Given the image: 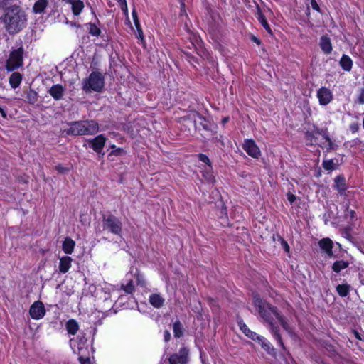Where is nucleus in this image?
<instances>
[{"instance_id": "e2e57ef3", "label": "nucleus", "mask_w": 364, "mask_h": 364, "mask_svg": "<svg viewBox=\"0 0 364 364\" xmlns=\"http://www.w3.org/2000/svg\"><path fill=\"white\" fill-rule=\"evenodd\" d=\"M118 1L121 4V6H126V3H127L126 0H118Z\"/></svg>"}, {"instance_id": "ea45409f", "label": "nucleus", "mask_w": 364, "mask_h": 364, "mask_svg": "<svg viewBox=\"0 0 364 364\" xmlns=\"http://www.w3.org/2000/svg\"><path fill=\"white\" fill-rule=\"evenodd\" d=\"M328 144V146L326 147V151L329 152V151H331L332 150H335L336 149V148L338 147L337 145H336L332 141L331 139H330V141H326Z\"/></svg>"}, {"instance_id": "7c9ffc66", "label": "nucleus", "mask_w": 364, "mask_h": 364, "mask_svg": "<svg viewBox=\"0 0 364 364\" xmlns=\"http://www.w3.org/2000/svg\"><path fill=\"white\" fill-rule=\"evenodd\" d=\"M37 101H38V93L35 90L30 89L27 92L26 102L29 104L33 105Z\"/></svg>"}, {"instance_id": "864d4df0", "label": "nucleus", "mask_w": 364, "mask_h": 364, "mask_svg": "<svg viewBox=\"0 0 364 364\" xmlns=\"http://www.w3.org/2000/svg\"><path fill=\"white\" fill-rule=\"evenodd\" d=\"M137 283L138 284H140L142 287L145 285V281L144 280L143 277L140 275L137 276Z\"/></svg>"}, {"instance_id": "de8ad7c7", "label": "nucleus", "mask_w": 364, "mask_h": 364, "mask_svg": "<svg viewBox=\"0 0 364 364\" xmlns=\"http://www.w3.org/2000/svg\"><path fill=\"white\" fill-rule=\"evenodd\" d=\"M77 339L79 341V345H85L87 342V338L85 337L84 335L82 336H78L77 337Z\"/></svg>"}, {"instance_id": "c756f323", "label": "nucleus", "mask_w": 364, "mask_h": 364, "mask_svg": "<svg viewBox=\"0 0 364 364\" xmlns=\"http://www.w3.org/2000/svg\"><path fill=\"white\" fill-rule=\"evenodd\" d=\"M350 287L347 284H338L336 287V291L339 296L345 297L349 294Z\"/></svg>"}, {"instance_id": "473e14b6", "label": "nucleus", "mask_w": 364, "mask_h": 364, "mask_svg": "<svg viewBox=\"0 0 364 364\" xmlns=\"http://www.w3.org/2000/svg\"><path fill=\"white\" fill-rule=\"evenodd\" d=\"M126 154V151H124L122 148H116L115 149H113L111 151V152L108 154V159L110 161H113L111 157L112 156H122Z\"/></svg>"}, {"instance_id": "79ce46f5", "label": "nucleus", "mask_w": 364, "mask_h": 364, "mask_svg": "<svg viewBox=\"0 0 364 364\" xmlns=\"http://www.w3.org/2000/svg\"><path fill=\"white\" fill-rule=\"evenodd\" d=\"M358 102L359 104H364V88L360 90V94L358 97Z\"/></svg>"}, {"instance_id": "13d9d810", "label": "nucleus", "mask_w": 364, "mask_h": 364, "mask_svg": "<svg viewBox=\"0 0 364 364\" xmlns=\"http://www.w3.org/2000/svg\"><path fill=\"white\" fill-rule=\"evenodd\" d=\"M181 14L183 13H186V11H185V3H184V1L183 0L181 2Z\"/></svg>"}, {"instance_id": "dca6fc26", "label": "nucleus", "mask_w": 364, "mask_h": 364, "mask_svg": "<svg viewBox=\"0 0 364 364\" xmlns=\"http://www.w3.org/2000/svg\"><path fill=\"white\" fill-rule=\"evenodd\" d=\"M319 247L323 250L328 256L332 257L333 255L332 248L333 242L329 238L321 239L318 242Z\"/></svg>"}, {"instance_id": "a878e982", "label": "nucleus", "mask_w": 364, "mask_h": 364, "mask_svg": "<svg viewBox=\"0 0 364 364\" xmlns=\"http://www.w3.org/2000/svg\"><path fill=\"white\" fill-rule=\"evenodd\" d=\"M340 65L344 70L350 71L353 65L352 60L349 56L343 55L340 60Z\"/></svg>"}, {"instance_id": "7ed1b4c3", "label": "nucleus", "mask_w": 364, "mask_h": 364, "mask_svg": "<svg viewBox=\"0 0 364 364\" xmlns=\"http://www.w3.org/2000/svg\"><path fill=\"white\" fill-rule=\"evenodd\" d=\"M68 129L64 130L67 135H92L99 131V124L95 120H80L68 123Z\"/></svg>"}, {"instance_id": "423d86ee", "label": "nucleus", "mask_w": 364, "mask_h": 364, "mask_svg": "<svg viewBox=\"0 0 364 364\" xmlns=\"http://www.w3.org/2000/svg\"><path fill=\"white\" fill-rule=\"evenodd\" d=\"M23 48L20 47L18 49L13 50L6 61V70L8 72H12L23 65Z\"/></svg>"}, {"instance_id": "393cba45", "label": "nucleus", "mask_w": 364, "mask_h": 364, "mask_svg": "<svg viewBox=\"0 0 364 364\" xmlns=\"http://www.w3.org/2000/svg\"><path fill=\"white\" fill-rule=\"evenodd\" d=\"M339 165L338 159L324 160L322 163L323 168L328 171L336 169Z\"/></svg>"}, {"instance_id": "6e6d98bb", "label": "nucleus", "mask_w": 364, "mask_h": 364, "mask_svg": "<svg viewBox=\"0 0 364 364\" xmlns=\"http://www.w3.org/2000/svg\"><path fill=\"white\" fill-rule=\"evenodd\" d=\"M137 34H138V38H140L141 41L144 40V37H143V31H142V29L141 28L137 29Z\"/></svg>"}, {"instance_id": "c9c22d12", "label": "nucleus", "mask_w": 364, "mask_h": 364, "mask_svg": "<svg viewBox=\"0 0 364 364\" xmlns=\"http://www.w3.org/2000/svg\"><path fill=\"white\" fill-rule=\"evenodd\" d=\"M277 320L279 321L282 326L286 330H288L289 325L285 319V318L279 313V316L277 317Z\"/></svg>"}, {"instance_id": "4d7b16f0", "label": "nucleus", "mask_w": 364, "mask_h": 364, "mask_svg": "<svg viewBox=\"0 0 364 364\" xmlns=\"http://www.w3.org/2000/svg\"><path fill=\"white\" fill-rule=\"evenodd\" d=\"M132 14L134 21L139 20L137 12L135 9H133Z\"/></svg>"}, {"instance_id": "72a5a7b5", "label": "nucleus", "mask_w": 364, "mask_h": 364, "mask_svg": "<svg viewBox=\"0 0 364 364\" xmlns=\"http://www.w3.org/2000/svg\"><path fill=\"white\" fill-rule=\"evenodd\" d=\"M121 289L127 294H132L134 291V286L132 280H129L127 285L122 284Z\"/></svg>"}, {"instance_id": "39448f33", "label": "nucleus", "mask_w": 364, "mask_h": 364, "mask_svg": "<svg viewBox=\"0 0 364 364\" xmlns=\"http://www.w3.org/2000/svg\"><path fill=\"white\" fill-rule=\"evenodd\" d=\"M183 120L190 119L195 125L196 129H200V127L207 132H213L215 128V124L212 123L198 112H193L187 117L183 118Z\"/></svg>"}, {"instance_id": "a19ab883", "label": "nucleus", "mask_w": 364, "mask_h": 364, "mask_svg": "<svg viewBox=\"0 0 364 364\" xmlns=\"http://www.w3.org/2000/svg\"><path fill=\"white\" fill-rule=\"evenodd\" d=\"M279 245L284 249L285 252H287V253L290 252L289 245H288L287 242L286 240H284V239L279 243Z\"/></svg>"}, {"instance_id": "f03ea898", "label": "nucleus", "mask_w": 364, "mask_h": 364, "mask_svg": "<svg viewBox=\"0 0 364 364\" xmlns=\"http://www.w3.org/2000/svg\"><path fill=\"white\" fill-rule=\"evenodd\" d=\"M1 21L6 31L14 36L21 31L26 26L27 17L21 6L13 5L6 8Z\"/></svg>"}, {"instance_id": "0eeeda50", "label": "nucleus", "mask_w": 364, "mask_h": 364, "mask_svg": "<svg viewBox=\"0 0 364 364\" xmlns=\"http://www.w3.org/2000/svg\"><path fill=\"white\" fill-rule=\"evenodd\" d=\"M102 226L114 235H119L122 231V223L113 214L102 215Z\"/></svg>"}, {"instance_id": "f257e3e1", "label": "nucleus", "mask_w": 364, "mask_h": 364, "mask_svg": "<svg viewBox=\"0 0 364 364\" xmlns=\"http://www.w3.org/2000/svg\"><path fill=\"white\" fill-rule=\"evenodd\" d=\"M253 303L257 308L260 317L263 321L268 323L271 333L275 339L278 341L280 346L285 349L282 336L279 333V327L274 323V317L279 316V311L278 309L268 303L267 301L261 299L259 295L255 294L253 296Z\"/></svg>"}, {"instance_id": "680f3d73", "label": "nucleus", "mask_w": 364, "mask_h": 364, "mask_svg": "<svg viewBox=\"0 0 364 364\" xmlns=\"http://www.w3.org/2000/svg\"><path fill=\"white\" fill-rule=\"evenodd\" d=\"M134 25H135V26L136 28V30L138 29V28H141V26H140V23H139V20L134 21Z\"/></svg>"}, {"instance_id": "f3484780", "label": "nucleus", "mask_w": 364, "mask_h": 364, "mask_svg": "<svg viewBox=\"0 0 364 364\" xmlns=\"http://www.w3.org/2000/svg\"><path fill=\"white\" fill-rule=\"evenodd\" d=\"M256 9H257V12H256L257 18L261 23V24L264 27V28L269 33L272 34V29H271L268 22L267 21L264 15L262 14V10L258 4L256 5Z\"/></svg>"}, {"instance_id": "603ef678", "label": "nucleus", "mask_w": 364, "mask_h": 364, "mask_svg": "<svg viewBox=\"0 0 364 364\" xmlns=\"http://www.w3.org/2000/svg\"><path fill=\"white\" fill-rule=\"evenodd\" d=\"M250 40L257 43V45H260L262 43V41L258 38H257L256 36L252 35L251 37H250Z\"/></svg>"}, {"instance_id": "3c124183", "label": "nucleus", "mask_w": 364, "mask_h": 364, "mask_svg": "<svg viewBox=\"0 0 364 364\" xmlns=\"http://www.w3.org/2000/svg\"><path fill=\"white\" fill-rule=\"evenodd\" d=\"M171 339V333L168 330L164 331V341L168 342Z\"/></svg>"}, {"instance_id": "052dcab7", "label": "nucleus", "mask_w": 364, "mask_h": 364, "mask_svg": "<svg viewBox=\"0 0 364 364\" xmlns=\"http://www.w3.org/2000/svg\"><path fill=\"white\" fill-rule=\"evenodd\" d=\"M0 113L1 114L4 118L6 117V113L1 107H0Z\"/></svg>"}, {"instance_id": "2eb2a0df", "label": "nucleus", "mask_w": 364, "mask_h": 364, "mask_svg": "<svg viewBox=\"0 0 364 364\" xmlns=\"http://www.w3.org/2000/svg\"><path fill=\"white\" fill-rule=\"evenodd\" d=\"M334 188L338 191L341 195L345 193L347 188L346 179L343 176L339 175L334 179Z\"/></svg>"}, {"instance_id": "c03bdc74", "label": "nucleus", "mask_w": 364, "mask_h": 364, "mask_svg": "<svg viewBox=\"0 0 364 364\" xmlns=\"http://www.w3.org/2000/svg\"><path fill=\"white\" fill-rule=\"evenodd\" d=\"M311 7L313 8V9H314L318 12H321L320 7L316 0H311Z\"/></svg>"}, {"instance_id": "8fccbe9b", "label": "nucleus", "mask_w": 364, "mask_h": 364, "mask_svg": "<svg viewBox=\"0 0 364 364\" xmlns=\"http://www.w3.org/2000/svg\"><path fill=\"white\" fill-rule=\"evenodd\" d=\"M359 279L360 280V282L364 284V267L363 268H361L360 269V272H359Z\"/></svg>"}, {"instance_id": "1a4fd4ad", "label": "nucleus", "mask_w": 364, "mask_h": 364, "mask_svg": "<svg viewBox=\"0 0 364 364\" xmlns=\"http://www.w3.org/2000/svg\"><path fill=\"white\" fill-rule=\"evenodd\" d=\"M29 314L33 319H41L46 314V309L41 301H35L29 309Z\"/></svg>"}, {"instance_id": "bb28decb", "label": "nucleus", "mask_w": 364, "mask_h": 364, "mask_svg": "<svg viewBox=\"0 0 364 364\" xmlns=\"http://www.w3.org/2000/svg\"><path fill=\"white\" fill-rule=\"evenodd\" d=\"M261 341H257L259 344H261L262 348L267 352L269 355L275 354V349L272 347L271 343L267 341L264 337L260 336Z\"/></svg>"}, {"instance_id": "a18cd8bd", "label": "nucleus", "mask_w": 364, "mask_h": 364, "mask_svg": "<svg viewBox=\"0 0 364 364\" xmlns=\"http://www.w3.org/2000/svg\"><path fill=\"white\" fill-rule=\"evenodd\" d=\"M272 239H273V241L276 243L277 242L280 243L284 240V238L282 236H280L279 234L273 235Z\"/></svg>"}, {"instance_id": "6e6552de", "label": "nucleus", "mask_w": 364, "mask_h": 364, "mask_svg": "<svg viewBox=\"0 0 364 364\" xmlns=\"http://www.w3.org/2000/svg\"><path fill=\"white\" fill-rule=\"evenodd\" d=\"M106 141L107 138L103 134H100L93 139H89L87 141L90 148H92L96 153L104 156L105 152H103L102 150Z\"/></svg>"}, {"instance_id": "49530a36", "label": "nucleus", "mask_w": 364, "mask_h": 364, "mask_svg": "<svg viewBox=\"0 0 364 364\" xmlns=\"http://www.w3.org/2000/svg\"><path fill=\"white\" fill-rule=\"evenodd\" d=\"M287 200L291 203H293L296 199V196H294V194H292L291 193L289 192L287 193Z\"/></svg>"}, {"instance_id": "c85d7f7f", "label": "nucleus", "mask_w": 364, "mask_h": 364, "mask_svg": "<svg viewBox=\"0 0 364 364\" xmlns=\"http://www.w3.org/2000/svg\"><path fill=\"white\" fill-rule=\"evenodd\" d=\"M349 265V263L344 260H338L336 261L332 265V269L336 272H340L342 269L347 268Z\"/></svg>"}, {"instance_id": "2f4dec72", "label": "nucleus", "mask_w": 364, "mask_h": 364, "mask_svg": "<svg viewBox=\"0 0 364 364\" xmlns=\"http://www.w3.org/2000/svg\"><path fill=\"white\" fill-rule=\"evenodd\" d=\"M89 27V33L93 36H99L101 33V31L97 28L95 24L89 23L86 24Z\"/></svg>"}, {"instance_id": "4c0bfd02", "label": "nucleus", "mask_w": 364, "mask_h": 364, "mask_svg": "<svg viewBox=\"0 0 364 364\" xmlns=\"http://www.w3.org/2000/svg\"><path fill=\"white\" fill-rule=\"evenodd\" d=\"M198 159L202 162H204L206 164H208L210 167L211 166L210 161L209 158L205 154H200L198 155Z\"/></svg>"}, {"instance_id": "5701e85b", "label": "nucleus", "mask_w": 364, "mask_h": 364, "mask_svg": "<svg viewBox=\"0 0 364 364\" xmlns=\"http://www.w3.org/2000/svg\"><path fill=\"white\" fill-rule=\"evenodd\" d=\"M149 303L155 308L159 309L164 304V299L158 294H153L149 296Z\"/></svg>"}, {"instance_id": "f8f14e48", "label": "nucleus", "mask_w": 364, "mask_h": 364, "mask_svg": "<svg viewBox=\"0 0 364 364\" xmlns=\"http://www.w3.org/2000/svg\"><path fill=\"white\" fill-rule=\"evenodd\" d=\"M317 97L321 105H326L333 99L331 91L325 87H322L317 91Z\"/></svg>"}, {"instance_id": "e433bc0d", "label": "nucleus", "mask_w": 364, "mask_h": 364, "mask_svg": "<svg viewBox=\"0 0 364 364\" xmlns=\"http://www.w3.org/2000/svg\"><path fill=\"white\" fill-rule=\"evenodd\" d=\"M55 168L60 174H65V173L69 172V171H70L69 168L63 166L60 164L56 166Z\"/></svg>"}, {"instance_id": "338daca9", "label": "nucleus", "mask_w": 364, "mask_h": 364, "mask_svg": "<svg viewBox=\"0 0 364 364\" xmlns=\"http://www.w3.org/2000/svg\"><path fill=\"white\" fill-rule=\"evenodd\" d=\"M228 120H229V117H225V118L223 119L222 122L223 124H225L226 122H228Z\"/></svg>"}, {"instance_id": "f704fd0d", "label": "nucleus", "mask_w": 364, "mask_h": 364, "mask_svg": "<svg viewBox=\"0 0 364 364\" xmlns=\"http://www.w3.org/2000/svg\"><path fill=\"white\" fill-rule=\"evenodd\" d=\"M315 132H316V134L323 136V139H325L326 141H330V136L328 134L327 129H320L318 128H316L315 129Z\"/></svg>"}, {"instance_id": "9b49d317", "label": "nucleus", "mask_w": 364, "mask_h": 364, "mask_svg": "<svg viewBox=\"0 0 364 364\" xmlns=\"http://www.w3.org/2000/svg\"><path fill=\"white\" fill-rule=\"evenodd\" d=\"M242 147L248 155L253 158H258L260 155L259 149L252 139H246Z\"/></svg>"}, {"instance_id": "cd10ccee", "label": "nucleus", "mask_w": 364, "mask_h": 364, "mask_svg": "<svg viewBox=\"0 0 364 364\" xmlns=\"http://www.w3.org/2000/svg\"><path fill=\"white\" fill-rule=\"evenodd\" d=\"M173 334L176 338H181L183 336V328L181 321L177 319L173 324Z\"/></svg>"}, {"instance_id": "20e7f679", "label": "nucleus", "mask_w": 364, "mask_h": 364, "mask_svg": "<svg viewBox=\"0 0 364 364\" xmlns=\"http://www.w3.org/2000/svg\"><path fill=\"white\" fill-rule=\"evenodd\" d=\"M105 85V80L102 74L97 71L92 72L89 77L82 82V90L85 92L95 91L100 92Z\"/></svg>"}, {"instance_id": "0e129e2a", "label": "nucleus", "mask_w": 364, "mask_h": 364, "mask_svg": "<svg viewBox=\"0 0 364 364\" xmlns=\"http://www.w3.org/2000/svg\"><path fill=\"white\" fill-rule=\"evenodd\" d=\"M355 337H356V338H357V339H358V340H362V338H361V337H360V334H359V333H358V332L355 331Z\"/></svg>"}, {"instance_id": "412c9836", "label": "nucleus", "mask_w": 364, "mask_h": 364, "mask_svg": "<svg viewBox=\"0 0 364 364\" xmlns=\"http://www.w3.org/2000/svg\"><path fill=\"white\" fill-rule=\"evenodd\" d=\"M48 6V0H38L33 6V12L35 14H43Z\"/></svg>"}, {"instance_id": "ddd939ff", "label": "nucleus", "mask_w": 364, "mask_h": 364, "mask_svg": "<svg viewBox=\"0 0 364 364\" xmlns=\"http://www.w3.org/2000/svg\"><path fill=\"white\" fill-rule=\"evenodd\" d=\"M237 321L240 327V329L247 337L255 341H261L260 336H258L255 332H253L251 330H250L247 325L244 323L242 318L237 316Z\"/></svg>"}, {"instance_id": "aec40b11", "label": "nucleus", "mask_w": 364, "mask_h": 364, "mask_svg": "<svg viewBox=\"0 0 364 364\" xmlns=\"http://www.w3.org/2000/svg\"><path fill=\"white\" fill-rule=\"evenodd\" d=\"M65 328L68 334L75 335L79 330V325L76 320L71 318L66 322Z\"/></svg>"}, {"instance_id": "6ab92c4d", "label": "nucleus", "mask_w": 364, "mask_h": 364, "mask_svg": "<svg viewBox=\"0 0 364 364\" xmlns=\"http://www.w3.org/2000/svg\"><path fill=\"white\" fill-rule=\"evenodd\" d=\"M320 46H321V50L326 54H330L332 51V45H331L330 38L326 36H323L321 38Z\"/></svg>"}, {"instance_id": "4be33fe9", "label": "nucleus", "mask_w": 364, "mask_h": 364, "mask_svg": "<svg viewBox=\"0 0 364 364\" xmlns=\"http://www.w3.org/2000/svg\"><path fill=\"white\" fill-rule=\"evenodd\" d=\"M75 246V242L69 237H65L63 242V250L66 254H71Z\"/></svg>"}, {"instance_id": "9d476101", "label": "nucleus", "mask_w": 364, "mask_h": 364, "mask_svg": "<svg viewBox=\"0 0 364 364\" xmlns=\"http://www.w3.org/2000/svg\"><path fill=\"white\" fill-rule=\"evenodd\" d=\"M188 350L186 348H182L178 354L174 353L170 355L169 364H185L188 361Z\"/></svg>"}, {"instance_id": "09e8293b", "label": "nucleus", "mask_w": 364, "mask_h": 364, "mask_svg": "<svg viewBox=\"0 0 364 364\" xmlns=\"http://www.w3.org/2000/svg\"><path fill=\"white\" fill-rule=\"evenodd\" d=\"M350 129L352 131V132H353V133L358 132L359 129L358 123H353V124H350Z\"/></svg>"}, {"instance_id": "37998d69", "label": "nucleus", "mask_w": 364, "mask_h": 364, "mask_svg": "<svg viewBox=\"0 0 364 364\" xmlns=\"http://www.w3.org/2000/svg\"><path fill=\"white\" fill-rule=\"evenodd\" d=\"M78 360L80 363V364H91L90 358H84L82 356H80L78 358Z\"/></svg>"}, {"instance_id": "bf43d9fd", "label": "nucleus", "mask_w": 364, "mask_h": 364, "mask_svg": "<svg viewBox=\"0 0 364 364\" xmlns=\"http://www.w3.org/2000/svg\"><path fill=\"white\" fill-rule=\"evenodd\" d=\"M348 212L350 218L351 219H353L355 217V212L354 210H349Z\"/></svg>"}, {"instance_id": "774afa93", "label": "nucleus", "mask_w": 364, "mask_h": 364, "mask_svg": "<svg viewBox=\"0 0 364 364\" xmlns=\"http://www.w3.org/2000/svg\"><path fill=\"white\" fill-rule=\"evenodd\" d=\"M4 78V76H2L1 74H0V87H3V83L1 82V80H3Z\"/></svg>"}, {"instance_id": "5fc2aeb1", "label": "nucleus", "mask_w": 364, "mask_h": 364, "mask_svg": "<svg viewBox=\"0 0 364 364\" xmlns=\"http://www.w3.org/2000/svg\"><path fill=\"white\" fill-rule=\"evenodd\" d=\"M0 1L3 6L4 9L5 10L6 8L9 7L8 4H9V2L12 1L13 0H0Z\"/></svg>"}, {"instance_id": "4468645a", "label": "nucleus", "mask_w": 364, "mask_h": 364, "mask_svg": "<svg viewBox=\"0 0 364 364\" xmlns=\"http://www.w3.org/2000/svg\"><path fill=\"white\" fill-rule=\"evenodd\" d=\"M65 88L60 84L53 85L49 89V94L55 100H60L65 94Z\"/></svg>"}, {"instance_id": "a211bd4d", "label": "nucleus", "mask_w": 364, "mask_h": 364, "mask_svg": "<svg viewBox=\"0 0 364 364\" xmlns=\"http://www.w3.org/2000/svg\"><path fill=\"white\" fill-rule=\"evenodd\" d=\"M72 261V258L69 256L63 257L60 259L59 271L63 274L66 273L71 266Z\"/></svg>"}, {"instance_id": "b1692460", "label": "nucleus", "mask_w": 364, "mask_h": 364, "mask_svg": "<svg viewBox=\"0 0 364 364\" xmlns=\"http://www.w3.org/2000/svg\"><path fill=\"white\" fill-rule=\"evenodd\" d=\"M21 80V74L18 72H14L9 77V84L13 89H16L20 85Z\"/></svg>"}, {"instance_id": "58836bf2", "label": "nucleus", "mask_w": 364, "mask_h": 364, "mask_svg": "<svg viewBox=\"0 0 364 364\" xmlns=\"http://www.w3.org/2000/svg\"><path fill=\"white\" fill-rule=\"evenodd\" d=\"M350 228H346L343 230V231L342 232V235L344 237H346V239L349 240H351V239L353 238V237L351 236L350 235Z\"/></svg>"}, {"instance_id": "69168bd1", "label": "nucleus", "mask_w": 364, "mask_h": 364, "mask_svg": "<svg viewBox=\"0 0 364 364\" xmlns=\"http://www.w3.org/2000/svg\"><path fill=\"white\" fill-rule=\"evenodd\" d=\"M122 11L124 12V13H127V5L126 4V6H122Z\"/></svg>"}]
</instances>
